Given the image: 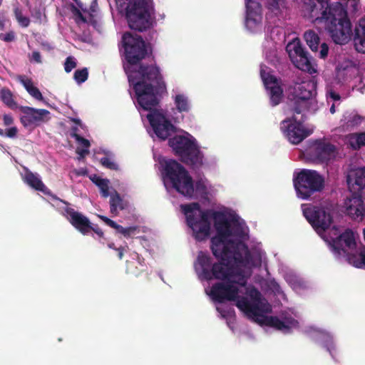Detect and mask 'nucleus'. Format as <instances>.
<instances>
[{"label": "nucleus", "instance_id": "nucleus-23", "mask_svg": "<svg viewBox=\"0 0 365 365\" xmlns=\"http://www.w3.org/2000/svg\"><path fill=\"white\" fill-rule=\"evenodd\" d=\"M354 43L358 52L365 53V18L361 19L355 28Z\"/></svg>", "mask_w": 365, "mask_h": 365}, {"label": "nucleus", "instance_id": "nucleus-10", "mask_svg": "<svg viewBox=\"0 0 365 365\" xmlns=\"http://www.w3.org/2000/svg\"><path fill=\"white\" fill-rule=\"evenodd\" d=\"M294 186L297 196L307 200L315 192L323 190L324 179L316 170L304 169L294 178Z\"/></svg>", "mask_w": 365, "mask_h": 365}, {"label": "nucleus", "instance_id": "nucleus-45", "mask_svg": "<svg viewBox=\"0 0 365 365\" xmlns=\"http://www.w3.org/2000/svg\"><path fill=\"white\" fill-rule=\"evenodd\" d=\"M355 143L358 148L365 145V132L356 135Z\"/></svg>", "mask_w": 365, "mask_h": 365}, {"label": "nucleus", "instance_id": "nucleus-21", "mask_svg": "<svg viewBox=\"0 0 365 365\" xmlns=\"http://www.w3.org/2000/svg\"><path fill=\"white\" fill-rule=\"evenodd\" d=\"M19 109L23 113L20 121L24 127L38 125L39 123L44 121V118L50 113L46 109H36L29 106H21Z\"/></svg>", "mask_w": 365, "mask_h": 365}, {"label": "nucleus", "instance_id": "nucleus-15", "mask_svg": "<svg viewBox=\"0 0 365 365\" xmlns=\"http://www.w3.org/2000/svg\"><path fill=\"white\" fill-rule=\"evenodd\" d=\"M150 110L147 118L153 129L154 133L161 140H166L173 130L174 126L171 122L162 113L156 110Z\"/></svg>", "mask_w": 365, "mask_h": 365}, {"label": "nucleus", "instance_id": "nucleus-61", "mask_svg": "<svg viewBox=\"0 0 365 365\" xmlns=\"http://www.w3.org/2000/svg\"><path fill=\"white\" fill-rule=\"evenodd\" d=\"M124 227L118 224H117L115 230L118 233H120L122 235Z\"/></svg>", "mask_w": 365, "mask_h": 365}, {"label": "nucleus", "instance_id": "nucleus-52", "mask_svg": "<svg viewBox=\"0 0 365 365\" xmlns=\"http://www.w3.org/2000/svg\"><path fill=\"white\" fill-rule=\"evenodd\" d=\"M76 152L79 155L78 159L81 160L84 158L85 156L89 153V150L88 148H80L78 147Z\"/></svg>", "mask_w": 365, "mask_h": 365}, {"label": "nucleus", "instance_id": "nucleus-35", "mask_svg": "<svg viewBox=\"0 0 365 365\" xmlns=\"http://www.w3.org/2000/svg\"><path fill=\"white\" fill-rule=\"evenodd\" d=\"M260 75L267 89L269 88L274 85L279 84L278 78L273 75H270L269 73H266L262 70L260 72Z\"/></svg>", "mask_w": 365, "mask_h": 365}, {"label": "nucleus", "instance_id": "nucleus-16", "mask_svg": "<svg viewBox=\"0 0 365 365\" xmlns=\"http://www.w3.org/2000/svg\"><path fill=\"white\" fill-rule=\"evenodd\" d=\"M245 26L251 32L262 29V6L257 0H245Z\"/></svg>", "mask_w": 365, "mask_h": 365}, {"label": "nucleus", "instance_id": "nucleus-51", "mask_svg": "<svg viewBox=\"0 0 365 365\" xmlns=\"http://www.w3.org/2000/svg\"><path fill=\"white\" fill-rule=\"evenodd\" d=\"M18 129L16 127H11L9 129H7L5 132L6 136L13 138H15L17 135Z\"/></svg>", "mask_w": 365, "mask_h": 365}, {"label": "nucleus", "instance_id": "nucleus-44", "mask_svg": "<svg viewBox=\"0 0 365 365\" xmlns=\"http://www.w3.org/2000/svg\"><path fill=\"white\" fill-rule=\"evenodd\" d=\"M0 39L6 42H11L15 39L14 31H9L6 34H0Z\"/></svg>", "mask_w": 365, "mask_h": 365}, {"label": "nucleus", "instance_id": "nucleus-25", "mask_svg": "<svg viewBox=\"0 0 365 365\" xmlns=\"http://www.w3.org/2000/svg\"><path fill=\"white\" fill-rule=\"evenodd\" d=\"M127 206V202L120 197L117 191L115 190L114 193L110 195V209L112 214L117 215L119 210L125 209Z\"/></svg>", "mask_w": 365, "mask_h": 365}, {"label": "nucleus", "instance_id": "nucleus-14", "mask_svg": "<svg viewBox=\"0 0 365 365\" xmlns=\"http://www.w3.org/2000/svg\"><path fill=\"white\" fill-rule=\"evenodd\" d=\"M287 50L289 52V56L292 63L297 68L309 73L316 72L312 66L311 58L309 56L308 52L299 41H294L292 43H289L287 46Z\"/></svg>", "mask_w": 365, "mask_h": 365}, {"label": "nucleus", "instance_id": "nucleus-33", "mask_svg": "<svg viewBox=\"0 0 365 365\" xmlns=\"http://www.w3.org/2000/svg\"><path fill=\"white\" fill-rule=\"evenodd\" d=\"M175 104L179 112H188L190 110L188 99L183 94H178L175 96Z\"/></svg>", "mask_w": 365, "mask_h": 365}, {"label": "nucleus", "instance_id": "nucleus-13", "mask_svg": "<svg viewBox=\"0 0 365 365\" xmlns=\"http://www.w3.org/2000/svg\"><path fill=\"white\" fill-rule=\"evenodd\" d=\"M306 154L314 163H327L335 157L336 147L329 142L317 140L307 149Z\"/></svg>", "mask_w": 365, "mask_h": 365}, {"label": "nucleus", "instance_id": "nucleus-28", "mask_svg": "<svg viewBox=\"0 0 365 365\" xmlns=\"http://www.w3.org/2000/svg\"><path fill=\"white\" fill-rule=\"evenodd\" d=\"M304 39L312 51L317 52L320 38L314 31L308 30L305 31Z\"/></svg>", "mask_w": 365, "mask_h": 365}, {"label": "nucleus", "instance_id": "nucleus-8", "mask_svg": "<svg viewBox=\"0 0 365 365\" xmlns=\"http://www.w3.org/2000/svg\"><path fill=\"white\" fill-rule=\"evenodd\" d=\"M152 6L147 0L130 1L125 8V17L129 27L143 31L152 26Z\"/></svg>", "mask_w": 365, "mask_h": 365}, {"label": "nucleus", "instance_id": "nucleus-62", "mask_svg": "<svg viewBox=\"0 0 365 365\" xmlns=\"http://www.w3.org/2000/svg\"><path fill=\"white\" fill-rule=\"evenodd\" d=\"M72 121L76 123L77 125H81V120L78 118H72Z\"/></svg>", "mask_w": 365, "mask_h": 365}, {"label": "nucleus", "instance_id": "nucleus-41", "mask_svg": "<svg viewBox=\"0 0 365 365\" xmlns=\"http://www.w3.org/2000/svg\"><path fill=\"white\" fill-rule=\"evenodd\" d=\"M76 67V63L71 56L66 58L64 63V69L66 73L71 72Z\"/></svg>", "mask_w": 365, "mask_h": 365}, {"label": "nucleus", "instance_id": "nucleus-38", "mask_svg": "<svg viewBox=\"0 0 365 365\" xmlns=\"http://www.w3.org/2000/svg\"><path fill=\"white\" fill-rule=\"evenodd\" d=\"M247 294L250 296L251 300L250 302H258V301H264V299L262 298V294L255 287H252L247 291Z\"/></svg>", "mask_w": 365, "mask_h": 365}, {"label": "nucleus", "instance_id": "nucleus-42", "mask_svg": "<svg viewBox=\"0 0 365 365\" xmlns=\"http://www.w3.org/2000/svg\"><path fill=\"white\" fill-rule=\"evenodd\" d=\"M138 232V228L137 226L124 227L122 235H123L126 238H128L135 235Z\"/></svg>", "mask_w": 365, "mask_h": 365}, {"label": "nucleus", "instance_id": "nucleus-48", "mask_svg": "<svg viewBox=\"0 0 365 365\" xmlns=\"http://www.w3.org/2000/svg\"><path fill=\"white\" fill-rule=\"evenodd\" d=\"M361 117L358 115H354L350 120L347 122L348 126H355L361 123Z\"/></svg>", "mask_w": 365, "mask_h": 365}, {"label": "nucleus", "instance_id": "nucleus-4", "mask_svg": "<svg viewBox=\"0 0 365 365\" xmlns=\"http://www.w3.org/2000/svg\"><path fill=\"white\" fill-rule=\"evenodd\" d=\"M124 70L140 107L145 110L155 108L159 103L158 96L166 91L159 67L140 64L137 71L130 69L129 66H124Z\"/></svg>", "mask_w": 365, "mask_h": 365}, {"label": "nucleus", "instance_id": "nucleus-55", "mask_svg": "<svg viewBox=\"0 0 365 365\" xmlns=\"http://www.w3.org/2000/svg\"><path fill=\"white\" fill-rule=\"evenodd\" d=\"M91 231H93L100 237L103 238L104 237V233H103V230L98 225H95V226L92 225V229H91Z\"/></svg>", "mask_w": 365, "mask_h": 365}, {"label": "nucleus", "instance_id": "nucleus-36", "mask_svg": "<svg viewBox=\"0 0 365 365\" xmlns=\"http://www.w3.org/2000/svg\"><path fill=\"white\" fill-rule=\"evenodd\" d=\"M88 77V72L86 68L76 70L74 72L73 78L78 83H84Z\"/></svg>", "mask_w": 365, "mask_h": 365}, {"label": "nucleus", "instance_id": "nucleus-50", "mask_svg": "<svg viewBox=\"0 0 365 365\" xmlns=\"http://www.w3.org/2000/svg\"><path fill=\"white\" fill-rule=\"evenodd\" d=\"M101 220H102L107 225H108L109 227L115 229L116 225H117V223L110 220V218L106 217V216H103V215H98V216Z\"/></svg>", "mask_w": 365, "mask_h": 365}, {"label": "nucleus", "instance_id": "nucleus-43", "mask_svg": "<svg viewBox=\"0 0 365 365\" xmlns=\"http://www.w3.org/2000/svg\"><path fill=\"white\" fill-rule=\"evenodd\" d=\"M32 17L35 19L36 22L38 24L43 23V16L46 18V15L43 14L39 8H35L31 14Z\"/></svg>", "mask_w": 365, "mask_h": 365}, {"label": "nucleus", "instance_id": "nucleus-49", "mask_svg": "<svg viewBox=\"0 0 365 365\" xmlns=\"http://www.w3.org/2000/svg\"><path fill=\"white\" fill-rule=\"evenodd\" d=\"M101 220H102L107 225H108L109 227L115 229L116 225H117V223L110 220V218L106 217V216H103V215H98V216Z\"/></svg>", "mask_w": 365, "mask_h": 365}, {"label": "nucleus", "instance_id": "nucleus-46", "mask_svg": "<svg viewBox=\"0 0 365 365\" xmlns=\"http://www.w3.org/2000/svg\"><path fill=\"white\" fill-rule=\"evenodd\" d=\"M329 53V46L326 43H322L319 53V58L324 59L327 57Z\"/></svg>", "mask_w": 365, "mask_h": 365}, {"label": "nucleus", "instance_id": "nucleus-47", "mask_svg": "<svg viewBox=\"0 0 365 365\" xmlns=\"http://www.w3.org/2000/svg\"><path fill=\"white\" fill-rule=\"evenodd\" d=\"M76 141L84 148H89L91 146L90 141L81 135H76Z\"/></svg>", "mask_w": 365, "mask_h": 365}, {"label": "nucleus", "instance_id": "nucleus-24", "mask_svg": "<svg viewBox=\"0 0 365 365\" xmlns=\"http://www.w3.org/2000/svg\"><path fill=\"white\" fill-rule=\"evenodd\" d=\"M24 179L26 184H28L30 187L35 189L36 190L41 191L44 194L48 193L49 190L38 177V175L34 174L33 173L30 171L26 172Z\"/></svg>", "mask_w": 365, "mask_h": 365}, {"label": "nucleus", "instance_id": "nucleus-7", "mask_svg": "<svg viewBox=\"0 0 365 365\" xmlns=\"http://www.w3.org/2000/svg\"><path fill=\"white\" fill-rule=\"evenodd\" d=\"M292 110L297 114L309 109V100L316 93V85L311 80L292 82L287 88Z\"/></svg>", "mask_w": 365, "mask_h": 365}, {"label": "nucleus", "instance_id": "nucleus-63", "mask_svg": "<svg viewBox=\"0 0 365 365\" xmlns=\"http://www.w3.org/2000/svg\"><path fill=\"white\" fill-rule=\"evenodd\" d=\"M108 247L110 248V249H113L115 250H116V247H115V244L114 243H109L108 245Z\"/></svg>", "mask_w": 365, "mask_h": 365}, {"label": "nucleus", "instance_id": "nucleus-17", "mask_svg": "<svg viewBox=\"0 0 365 365\" xmlns=\"http://www.w3.org/2000/svg\"><path fill=\"white\" fill-rule=\"evenodd\" d=\"M345 214L351 220L361 222L365 217V202L361 194L351 192L344 201Z\"/></svg>", "mask_w": 365, "mask_h": 365}, {"label": "nucleus", "instance_id": "nucleus-27", "mask_svg": "<svg viewBox=\"0 0 365 365\" xmlns=\"http://www.w3.org/2000/svg\"><path fill=\"white\" fill-rule=\"evenodd\" d=\"M264 324L268 327H274L276 329L282 331L284 333L289 332L291 329L289 324L279 319L277 317L274 316L264 317Z\"/></svg>", "mask_w": 365, "mask_h": 365}, {"label": "nucleus", "instance_id": "nucleus-18", "mask_svg": "<svg viewBox=\"0 0 365 365\" xmlns=\"http://www.w3.org/2000/svg\"><path fill=\"white\" fill-rule=\"evenodd\" d=\"M356 245L354 232L350 229H346L341 235H338L334 240H332L331 249L336 256L343 255L348 259V257L351 254H349L346 249L352 250L355 249Z\"/></svg>", "mask_w": 365, "mask_h": 365}, {"label": "nucleus", "instance_id": "nucleus-58", "mask_svg": "<svg viewBox=\"0 0 365 365\" xmlns=\"http://www.w3.org/2000/svg\"><path fill=\"white\" fill-rule=\"evenodd\" d=\"M195 187H196V190H199V191H205L206 189V187L205 186L203 182L201 181H198L196 182Z\"/></svg>", "mask_w": 365, "mask_h": 365}, {"label": "nucleus", "instance_id": "nucleus-39", "mask_svg": "<svg viewBox=\"0 0 365 365\" xmlns=\"http://www.w3.org/2000/svg\"><path fill=\"white\" fill-rule=\"evenodd\" d=\"M101 165L111 170H118V165L113 162L110 158L108 157H103L100 160Z\"/></svg>", "mask_w": 365, "mask_h": 365}, {"label": "nucleus", "instance_id": "nucleus-40", "mask_svg": "<svg viewBox=\"0 0 365 365\" xmlns=\"http://www.w3.org/2000/svg\"><path fill=\"white\" fill-rule=\"evenodd\" d=\"M269 9L274 11L279 10L284 5V0H268Z\"/></svg>", "mask_w": 365, "mask_h": 365}, {"label": "nucleus", "instance_id": "nucleus-34", "mask_svg": "<svg viewBox=\"0 0 365 365\" xmlns=\"http://www.w3.org/2000/svg\"><path fill=\"white\" fill-rule=\"evenodd\" d=\"M13 11L16 20L21 27L26 28L29 26L31 22L30 19L24 16L23 11L19 6H15Z\"/></svg>", "mask_w": 365, "mask_h": 365}, {"label": "nucleus", "instance_id": "nucleus-54", "mask_svg": "<svg viewBox=\"0 0 365 365\" xmlns=\"http://www.w3.org/2000/svg\"><path fill=\"white\" fill-rule=\"evenodd\" d=\"M6 21V17L5 12H0V30H4L5 29Z\"/></svg>", "mask_w": 365, "mask_h": 365}, {"label": "nucleus", "instance_id": "nucleus-5", "mask_svg": "<svg viewBox=\"0 0 365 365\" xmlns=\"http://www.w3.org/2000/svg\"><path fill=\"white\" fill-rule=\"evenodd\" d=\"M168 145L180 160L192 169H199L202 165L203 155L195 139L175 135L169 139Z\"/></svg>", "mask_w": 365, "mask_h": 365}, {"label": "nucleus", "instance_id": "nucleus-56", "mask_svg": "<svg viewBox=\"0 0 365 365\" xmlns=\"http://www.w3.org/2000/svg\"><path fill=\"white\" fill-rule=\"evenodd\" d=\"M32 59L36 63H41V56L40 52L37 51H33Z\"/></svg>", "mask_w": 365, "mask_h": 365}, {"label": "nucleus", "instance_id": "nucleus-59", "mask_svg": "<svg viewBox=\"0 0 365 365\" xmlns=\"http://www.w3.org/2000/svg\"><path fill=\"white\" fill-rule=\"evenodd\" d=\"M329 96L331 98H332L334 101H339L341 98L340 95L334 91H330Z\"/></svg>", "mask_w": 365, "mask_h": 365}, {"label": "nucleus", "instance_id": "nucleus-53", "mask_svg": "<svg viewBox=\"0 0 365 365\" xmlns=\"http://www.w3.org/2000/svg\"><path fill=\"white\" fill-rule=\"evenodd\" d=\"M4 124L6 126L10 125L13 123L14 119L11 115L5 114L3 118Z\"/></svg>", "mask_w": 365, "mask_h": 365}, {"label": "nucleus", "instance_id": "nucleus-64", "mask_svg": "<svg viewBox=\"0 0 365 365\" xmlns=\"http://www.w3.org/2000/svg\"><path fill=\"white\" fill-rule=\"evenodd\" d=\"M330 112L331 113H334V112H335V106H334V105H332L331 107L330 108Z\"/></svg>", "mask_w": 365, "mask_h": 365}, {"label": "nucleus", "instance_id": "nucleus-11", "mask_svg": "<svg viewBox=\"0 0 365 365\" xmlns=\"http://www.w3.org/2000/svg\"><path fill=\"white\" fill-rule=\"evenodd\" d=\"M301 114L299 120L293 115L292 118L283 120L280 123L282 132L292 144H299L312 133L311 130L304 127L303 123L305 120V116L303 113Z\"/></svg>", "mask_w": 365, "mask_h": 365}, {"label": "nucleus", "instance_id": "nucleus-2", "mask_svg": "<svg viewBox=\"0 0 365 365\" xmlns=\"http://www.w3.org/2000/svg\"><path fill=\"white\" fill-rule=\"evenodd\" d=\"M232 261L212 262V257L202 251L198 252L195 269L201 279L210 281L213 279L222 282L214 284L210 289V296L218 303L225 301L237 302L240 287L247 282L245 271L240 267L230 264Z\"/></svg>", "mask_w": 365, "mask_h": 365}, {"label": "nucleus", "instance_id": "nucleus-22", "mask_svg": "<svg viewBox=\"0 0 365 365\" xmlns=\"http://www.w3.org/2000/svg\"><path fill=\"white\" fill-rule=\"evenodd\" d=\"M347 185L351 192L359 193L365 188V168H359L349 174Z\"/></svg>", "mask_w": 365, "mask_h": 365}, {"label": "nucleus", "instance_id": "nucleus-30", "mask_svg": "<svg viewBox=\"0 0 365 365\" xmlns=\"http://www.w3.org/2000/svg\"><path fill=\"white\" fill-rule=\"evenodd\" d=\"M90 178L91 181L99 187L102 197L106 198L110 195L108 180L102 178L96 175H93Z\"/></svg>", "mask_w": 365, "mask_h": 365}, {"label": "nucleus", "instance_id": "nucleus-26", "mask_svg": "<svg viewBox=\"0 0 365 365\" xmlns=\"http://www.w3.org/2000/svg\"><path fill=\"white\" fill-rule=\"evenodd\" d=\"M19 79L20 82L23 84L26 91L35 99L38 101H43V96L39 91V89L34 86L33 84V81L31 78H26L24 76H19Z\"/></svg>", "mask_w": 365, "mask_h": 365}, {"label": "nucleus", "instance_id": "nucleus-29", "mask_svg": "<svg viewBox=\"0 0 365 365\" xmlns=\"http://www.w3.org/2000/svg\"><path fill=\"white\" fill-rule=\"evenodd\" d=\"M267 90L269 91V100L272 106H276L279 105L283 98V89L281 86L274 85Z\"/></svg>", "mask_w": 365, "mask_h": 365}, {"label": "nucleus", "instance_id": "nucleus-37", "mask_svg": "<svg viewBox=\"0 0 365 365\" xmlns=\"http://www.w3.org/2000/svg\"><path fill=\"white\" fill-rule=\"evenodd\" d=\"M341 234L339 229L336 226H333L328 232L327 235H325V240L329 243L330 247L332 246V240H334L337 235Z\"/></svg>", "mask_w": 365, "mask_h": 365}, {"label": "nucleus", "instance_id": "nucleus-32", "mask_svg": "<svg viewBox=\"0 0 365 365\" xmlns=\"http://www.w3.org/2000/svg\"><path fill=\"white\" fill-rule=\"evenodd\" d=\"M348 262L358 268L365 267V248L359 255H352L348 257Z\"/></svg>", "mask_w": 365, "mask_h": 365}, {"label": "nucleus", "instance_id": "nucleus-6", "mask_svg": "<svg viewBox=\"0 0 365 365\" xmlns=\"http://www.w3.org/2000/svg\"><path fill=\"white\" fill-rule=\"evenodd\" d=\"M165 178L170 181L173 188L187 197L194 194V185L191 176L186 169L175 160L165 161L163 167Z\"/></svg>", "mask_w": 365, "mask_h": 365}, {"label": "nucleus", "instance_id": "nucleus-19", "mask_svg": "<svg viewBox=\"0 0 365 365\" xmlns=\"http://www.w3.org/2000/svg\"><path fill=\"white\" fill-rule=\"evenodd\" d=\"M236 306L250 317H262L264 313L270 311L269 305L266 300L250 302L245 297L238 299Z\"/></svg>", "mask_w": 365, "mask_h": 365}, {"label": "nucleus", "instance_id": "nucleus-9", "mask_svg": "<svg viewBox=\"0 0 365 365\" xmlns=\"http://www.w3.org/2000/svg\"><path fill=\"white\" fill-rule=\"evenodd\" d=\"M120 52H123L127 65L131 69L148 55L146 43L142 36L125 32L121 38L119 45Z\"/></svg>", "mask_w": 365, "mask_h": 365}, {"label": "nucleus", "instance_id": "nucleus-57", "mask_svg": "<svg viewBox=\"0 0 365 365\" xmlns=\"http://www.w3.org/2000/svg\"><path fill=\"white\" fill-rule=\"evenodd\" d=\"M79 129L77 126H73L71 128V136L72 138H73L75 140L76 139V135H80L78 132Z\"/></svg>", "mask_w": 365, "mask_h": 365}, {"label": "nucleus", "instance_id": "nucleus-3", "mask_svg": "<svg viewBox=\"0 0 365 365\" xmlns=\"http://www.w3.org/2000/svg\"><path fill=\"white\" fill-rule=\"evenodd\" d=\"M303 16L324 28L332 41L346 44L352 36V25L341 3L329 5L328 0H304Z\"/></svg>", "mask_w": 365, "mask_h": 365}, {"label": "nucleus", "instance_id": "nucleus-20", "mask_svg": "<svg viewBox=\"0 0 365 365\" xmlns=\"http://www.w3.org/2000/svg\"><path fill=\"white\" fill-rule=\"evenodd\" d=\"M64 212L71 225L82 235H86L91 232L92 223L86 216L69 207H66Z\"/></svg>", "mask_w": 365, "mask_h": 365}, {"label": "nucleus", "instance_id": "nucleus-60", "mask_svg": "<svg viewBox=\"0 0 365 365\" xmlns=\"http://www.w3.org/2000/svg\"><path fill=\"white\" fill-rule=\"evenodd\" d=\"M124 247H120L118 249H116V251L118 252V257L120 259H122L124 255Z\"/></svg>", "mask_w": 365, "mask_h": 365}, {"label": "nucleus", "instance_id": "nucleus-12", "mask_svg": "<svg viewBox=\"0 0 365 365\" xmlns=\"http://www.w3.org/2000/svg\"><path fill=\"white\" fill-rule=\"evenodd\" d=\"M303 215L320 235L325 234L333 222V217L323 207L312 206L304 208Z\"/></svg>", "mask_w": 365, "mask_h": 365}, {"label": "nucleus", "instance_id": "nucleus-1", "mask_svg": "<svg viewBox=\"0 0 365 365\" xmlns=\"http://www.w3.org/2000/svg\"><path fill=\"white\" fill-rule=\"evenodd\" d=\"M187 225L192 229L195 238L202 241L208 237L210 231V217L214 220L217 235L212 237L210 249L213 255L224 262L234 261L237 264L247 266L252 260L247 245L241 241L227 238L232 235L231 225L226 215L213 210H202L198 202L182 205Z\"/></svg>", "mask_w": 365, "mask_h": 365}, {"label": "nucleus", "instance_id": "nucleus-31", "mask_svg": "<svg viewBox=\"0 0 365 365\" xmlns=\"http://www.w3.org/2000/svg\"><path fill=\"white\" fill-rule=\"evenodd\" d=\"M0 98L3 103L11 109L14 110L19 107L14 101L11 91L8 88H2L1 90Z\"/></svg>", "mask_w": 365, "mask_h": 365}]
</instances>
